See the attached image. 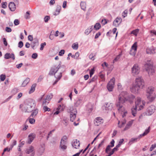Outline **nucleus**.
I'll list each match as a JSON object with an SVG mask.
<instances>
[{"label":"nucleus","instance_id":"obj_18","mask_svg":"<svg viewBox=\"0 0 156 156\" xmlns=\"http://www.w3.org/2000/svg\"><path fill=\"white\" fill-rule=\"evenodd\" d=\"M38 39L37 38H35L34 39V40L31 44V46L32 48L34 49L36 48L35 46H38Z\"/></svg>","mask_w":156,"mask_h":156},{"label":"nucleus","instance_id":"obj_59","mask_svg":"<svg viewBox=\"0 0 156 156\" xmlns=\"http://www.w3.org/2000/svg\"><path fill=\"white\" fill-rule=\"evenodd\" d=\"M37 54L36 53H34L32 55V58L34 59H36L37 57Z\"/></svg>","mask_w":156,"mask_h":156},{"label":"nucleus","instance_id":"obj_39","mask_svg":"<svg viewBox=\"0 0 156 156\" xmlns=\"http://www.w3.org/2000/svg\"><path fill=\"white\" fill-rule=\"evenodd\" d=\"M82 103V100L81 99H79L75 103V105L77 107L80 105Z\"/></svg>","mask_w":156,"mask_h":156},{"label":"nucleus","instance_id":"obj_25","mask_svg":"<svg viewBox=\"0 0 156 156\" xmlns=\"http://www.w3.org/2000/svg\"><path fill=\"white\" fill-rule=\"evenodd\" d=\"M64 108L65 107L63 105L62 106L60 105L57 108V110L55 112L54 114L58 115L60 112V111H62L64 110Z\"/></svg>","mask_w":156,"mask_h":156},{"label":"nucleus","instance_id":"obj_33","mask_svg":"<svg viewBox=\"0 0 156 156\" xmlns=\"http://www.w3.org/2000/svg\"><path fill=\"white\" fill-rule=\"evenodd\" d=\"M93 26H91L89 27L87 29L85 32V33L87 35H88L92 30Z\"/></svg>","mask_w":156,"mask_h":156},{"label":"nucleus","instance_id":"obj_32","mask_svg":"<svg viewBox=\"0 0 156 156\" xmlns=\"http://www.w3.org/2000/svg\"><path fill=\"white\" fill-rule=\"evenodd\" d=\"M36 84L34 83L31 86V88L30 89V90L29 92V94H31L35 90V87L36 86Z\"/></svg>","mask_w":156,"mask_h":156},{"label":"nucleus","instance_id":"obj_60","mask_svg":"<svg viewBox=\"0 0 156 156\" xmlns=\"http://www.w3.org/2000/svg\"><path fill=\"white\" fill-rule=\"evenodd\" d=\"M12 149V148L11 147H10L9 148H8V147H6L4 149V152H5L6 151L9 152L10 150H11Z\"/></svg>","mask_w":156,"mask_h":156},{"label":"nucleus","instance_id":"obj_58","mask_svg":"<svg viewBox=\"0 0 156 156\" xmlns=\"http://www.w3.org/2000/svg\"><path fill=\"white\" fill-rule=\"evenodd\" d=\"M67 139V136H64L62 139V140L61 141H62V142L64 143L65 144L66 141L65 140H66Z\"/></svg>","mask_w":156,"mask_h":156},{"label":"nucleus","instance_id":"obj_37","mask_svg":"<svg viewBox=\"0 0 156 156\" xmlns=\"http://www.w3.org/2000/svg\"><path fill=\"white\" fill-rule=\"evenodd\" d=\"M64 144L62 141H61L60 142V147L63 151L65 150L67 148V146Z\"/></svg>","mask_w":156,"mask_h":156},{"label":"nucleus","instance_id":"obj_40","mask_svg":"<svg viewBox=\"0 0 156 156\" xmlns=\"http://www.w3.org/2000/svg\"><path fill=\"white\" fill-rule=\"evenodd\" d=\"M100 24L99 23H97L94 26V28L96 30H99L101 28Z\"/></svg>","mask_w":156,"mask_h":156},{"label":"nucleus","instance_id":"obj_26","mask_svg":"<svg viewBox=\"0 0 156 156\" xmlns=\"http://www.w3.org/2000/svg\"><path fill=\"white\" fill-rule=\"evenodd\" d=\"M74 112H75V113H73V112H70V121L72 122H73L76 117V114L77 113V111L75 110Z\"/></svg>","mask_w":156,"mask_h":156},{"label":"nucleus","instance_id":"obj_63","mask_svg":"<svg viewBox=\"0 0 156 156\" xmlns=\"http://www.w3.org/2000/svg\"><path fill=\"white\" fill-rule=\"evenodd\" d=\"M94 68L92 69L90 71V77L94 74Z\"/></svg>","mask_w":156,"mask_h":156},{"label":"nucleus","instance_id":"obj_30","mask_svg":"<svg viewBox=\"0 0 156 156\" xmlns=\"http://www.w3.org/2000/svg\"><path fill=\"white\" fill-rule=\"evenodd\" d=\"M133 123V121H130L127 124L126 127L124 129V130H126L128 129L132 126Z\"/></svg>","mask_w":156,"mask_h":156},{"label":"nucleus","instance_id":"obj_2","mask_svg":"<svg viewBox=\"0 0 156 156\" xmlns=\"http://www.w3.org/2000/svg\"><path fill=\"white\" fill-rule=\"evenodd\" d=\"M154 88L152 86H150L148 87L146 90V96L150 102L154 100L156 97V95L154 92Z\"/></svg>","mask_w":156,"mask_h":156},{"label":"nucleus","instance_id":"obj_19","mask_svg":"<svg viewBox=\"0 0 156 156\" xmlns=\"http://www.w3.org/2000/svg\"><path fill=\"white\" fill-rule=\"evenodd\" d=\"M4 58L5 59H9L10 58H11L13 60L15 59L14 55L13 53L10 54L9 53H6L5 55Z\"/></svg>","mask_w":156,"mask_h":156},{"label":"nucleus","instance_id":"obj_48","mask_svg":"<svg viewBox=\"0 0 156 156\" xmlns=\"http://www.w3.org/2000/svg\"><path fill=\"white\" fill-rule=\"evenodd\" d=\"M118 110L119 112L122 113V112H123V114L122 115L123 117H124L125 116L127 113V112L126 111H125V109L124 108V110L123 111H119Z\"/></svg>","mask_w":156,"mask_h":156},{"label":"nucleus","instance_id":"obj_50","mask_svg":"<svg viewBox=\"0 0 156 156\" xmlns=\"http://www.w3.org/2000/svg\"><path fill=\"white\" fill-rule=\"evenodd\" d=\"M29 122L31 124H33L35 122V120L32 118H30L29 119Z\"/></svg>","mask_w":156,"mask_h":156},{"label":"nucleus","instance_id":"obj_3","mask_svg":"<svg viewBox=\"0 0 156 156\" xmlns=\"http://www.w3.org/2000/svg\"><path fill=\"white\" fill-rule=\"evenodd\" d=\"M35 106L34 101L32 99L29 100L27 102L23 105V111L25 112H30L33 111V107Z\"/></svg>","mask_w":156,"mask_h":156},{"label":"nucleus","instance_id":"obj_16","mask_svg":"<svg viewBox=\"0 0 156 156\" xmlns=\"http://www.w3.org/2000/svg\"><path fill=\"white\" fill-rule=\"evenodd\" d=\"M115 141L113 139H112L110 142L111 145H108L107 146V147L105 150V153L108 154V152L110 151L111 150V147H112L114 146Z\"/></svg>","mask_w":156,"mask_h":156},{"label":"nucleus","instance_id":"obj_34","mask_svg":"<svg viewBox=\"0 0 156 156\" xmlns=\"http://www.w3.org/2000/svg\"><path fill=\"white\" fill-rule=\"evenodd\" d=\"M81 8L83 10H85L86 8V3L85 2H81L80 4Z\"/></svg>","mask_w":156,"mask_h":156},{"label":"nucleus","instance_id":"obj_43","mask_svg":"<svg viewBox=\"0 0 156 156\" xmlns=\"http://www.w3.org/2000/svg\"><path fill=\"white\" fill-rule=\"evenodd\" d=\"M72 48L74 50H77L78 48V44L74 43L72 45Z\"/></svg>","mask_w":156,"mask_h":156},{"label":"nucleus","instance_id":"obj_41","mask_svg":"<svg viewBox=\"0 0 156 156\" xmlns=\"http://www.w3.org/2000/svg\"><path fill=\"white\" fill-rule=\"evenodd\" d=\"M121 55L122 54L120 53L118 55H117L115 58L113 60V63H114L118 61V60L119 59Z\"/></svg>","mask_w":156,"mask_h":156},{"label":"nucleus","instance_id":"obj_22","mask_svg":"<svg viewBox=\"0 0 156 156\" xmlns=\"http://www.w3.org/2000/svg\"><path fill=\"white\" fill-rule=\"evenodd\" d=\"M9 7L11 11H14L16 9V5L13 2H11L9 4Z\"/></svg>","mask_w":156,"mask_h":156},{"label":"nucleus","instance_id":"obj_51","mask_svg":"<svg viewBox=\"0 0 156 156\" xmlns=\"http://www.w3.org/2000/svg\"><path fill=\"white\" fill-rule=\"evenodd\" d=\"M155 147H156V144H152L150 148V151H152Z\"/></svg>","mask_w":156,"mask_h":156},{"label":"nucleus","instance_id":"obj_17","mask_svg":"<svg viewBox=\"0 0 156 156\" xmlns=\"http://www.w3.org/2000/svg\"><path fill=\"white\" fill-rule=\"evenodd\" d=\"M80 143L79 140H73L72 142V145L73 147L76 149H77L80 146Z\"/></svg>","mask_w":156,"mask_h":156},{"label":"nucleus","instance_id":"obj_28","mask_svg":"<svg viewBox=\"0 0 156 156\" xmlns=\"http://www.w3.org/2000/svg\"><path fill=\"white\" fill-rule=\"evenodd\" d=\"M138 108L135 106V107H133L131 109V113L132 115L134 116H136V115L137 112V109Z\"/></svg>","mask_w":156,"mask_h":156},{"label":"nucleus","instance_id":"obj_20","mask_svg":"<svg viewBox=\"0 0 156 156\" xmlns=\"http://www.w3.org/2000/svg\"><path fill=\"white\" fill-rule=\"evenodd\" d=\"M103 120L100 117L96 118L94 120V124L95 126H98L103 123Z\"/></svg>","mask_w":156,"mask_h":156},{"label":"nucleus","instance_id":"obj_36","mask_svg":"<svg viewBox=\"0 0 156 156\" xmlns=\"http://www.w3.org/2000/svg\"><path fill=\"white\" fill-rule=\"evenodd\" d=\"M139 140H138V139L137 137L134 138H133L131 139L130 140L129 143H130L131 144H132L134 142H136L138 141H139Z\"/></svg>","mask_w":156,"mask_h":156},{"label":"nucleus","instance_id":"obj_23","mask_svg":"<svg viewBox=\"0 0 156 156\" xmlns=\"http://www.w3.org/2000/svg\"><path fill=\"white\" fill-rule=\"evenodd\" d=\"M150 131V127H149L148 128L145 130L144 132L142 134H141L139 135L138 137H137L138 139V140H140V139L142 137H143L147 134Z\"/></svg>","mask_w":156,"mask_h":156},{"label":"nucleus","instance_id":"obj_1","mask_svg":"<svg viewBox=\"0 0 156 156\" xmlns=\"http://www.w3.org/2000/svg\"><path fill=\"white\" fill-rule=\"evenodd\" d=\"M135 96L132 94H129L126 91L121 93L118 97V101L115 103L117 109L119 111L124 110L123 104L127 101H129L130 104L133 103V100L135 98Z\"/></svg>","mask_w":156,"mask_h":156},{"label":"nucleus","instance_id":"obj_64","mask_svg":"<svg viewBox=\"0 0 156 156\" xmlns=\"http://www.w3.org/2000/svg\"><path fill=\"white\" fill-rule=\"evenodd\" d=\"M5 31L7 32H10L12 31V29L9 27H6L5 28Z\"/></svg>","mask_w":156,"mask_h":156},{"label":"nucleus","instance_id":"obj_42","mask_svg":"<svg viewBox=\"0 0 156 156\" xmlns=\"http://www.w3.org/2000/svg\"><path fill=\"white\" fill-rule=\"evenodd\" d=\"M53 95L52 94H48L46 97V98L48 101H49L53 97Z\"/></svg>","mask_w":156,"mask_h":156},{"label":"nucleus","instance_id":"obj_55","mask_svg":"<svg viewBox=\"0 0 156 156\" xmlns=\"http://www.w3.org/2000/svg\"><path fill=\"white\" fill-rule=\"evenodd\" d=\"M101 23L103 25H105L107 23V20L105 19H102L101 21Z\"/></svg>","mask_w":156,"mask_h":156},{"label":"nucleus","instance_id":"obj_21","mask_svg":"<svg viewBox=\"0 0 156 156\" xmlns=\"http://www.w3.org/2000/svg\"><path fill=\"white\" fill-rule=\"evenodd\" d=\"M155 49L153 47L150 48H147L146 49V53L147 54H154L155 52Z\"/></svg>","mask_w":156,"mask_h":156},{"label":"nucleus","instance_id":"obj_12","mask_svg":"<svg viewBox=\"0 0 156 156\" xmlns=\"http://www.w3.org/2000/svg\"><path fill=\"white\" fill-rule=\"evenodd\" d=\"M113 104L112 103H107L102 107L103 110L106 111L111 110L112 109Z\"/></svg>","mask_w":156,"mask_h":156},{"label":"nucleus","instance_id":"obj_44","mask_svg":"<svg viewBox=\"0 0 156 156\" xmlns=\"http://www.w3.org/2000/svg\"><path fill=\"white\" fill-rule=\"evenodd\" d=\"M98 77L97 76H94L88 82V83H91L94 81L95 80H96L97 79Z\"/></svg>","mask_w":156,"mask_h":156},{"label":"nucleus","instance_id":"obj_29","mask_svg":"<svg viewBox=\"0 0 156 156\" xmlns=\"http://www.w3.org/2000/svg\"><path fill=\"white\" fill-rule=\"evenodd\" d=\"M54 76L57 79L53 83V85H54L55 84H56V83L62 77V73L60 72V73L59 75L57 77L56 76Z\"/></svg>","mask_w":156,"mask_h":156},{"label":"nucleus","instance_id":"obj_46","mask_svg":"<svg viewBox=\"0 0 156 156\" xmlns=\"http://www.w3.org/2000/svg\"><path fill=\"white\" fill-rule=\"evenodd\" d=\"M95 56V55H94V54L92 53L89 56V58L90 59L93 61L94 60V57Z\"/></svg>","mask_w":156,"mask_h":156},{"label":"nucleus","instance_id":"obj_11","mask_svg":"<svg viewBox=\"0 0 156 156\" xmlns=\"http://www.w3.org/2000/svg\"><path fill=\"white\" fill-rule=\"evenodd\" d=\"M155 110V107L154 105H152L149 107L147 109V115H151L154 112Z\"/></svg>","mask_w":156,"mask_h":156},{"label":"nucleus","instance_id":"obj_61","mask_svg":"<svg viewBox=\"0 0 156 156\" xmlns=\"http://www.w3.org/2000/svg\"><path fill=\"white\" fill-rule=\"evenodd\" d=\"M49 103V101H48L47 99L45 98L44 99L43 101L42 105H47Z\"/></svg>","mask_w":156,"mask_h":156},{"label":"nucleus","instance_id":"obj_62","mask_svg":"<svg viewBox=\"0 0 156 156\" xmlns=\"http://www.w3.org/2000/svg\"><path fill=\"white\" fill-rule=\"evenodd\" d=\"M65 53V50H62L60 51L59 52V55L61 56L63 55Z\"/></svg>","mask_w":156,"mask_h":156},{"label":"nucleus","instance_id":"obj_57","mask_svg":"<svg viewBox=\"0 0 156 156\" xmlns=\"http://www.w3.org/2000/svg\"><path fill=\"white\" fill-rule=\"evenodd\" d=\"M43 109L45 112L47 111L49 112L50 110V109L47 106H44L43 107Z\"/></svg>","mask_w":156,"mask_h":156},{"label":"nucleus","instance_id":"obj_53","mask_svg":"<svg viewBox=\"0 0 156 156\" xmlns=\"http://www.w3.org/2000/svg\"><path fill=\"white\" fill-rule=\"evenodd\" d=\"M46 45V43L45 42H44L43 43H41V47L40 48V50H42L44 47V46Z\"/></svg>","mask_w":156,"mask_h":156},{"label":"nucleus","instance_id":"obj_9","mask_svg":"<svg viewBox=\"0 0 156 156\" xmlns=\"http://www.w3.org/2000/svg\"><path fill=\"white\" fill-rule=\"evenodd\" d=\"M59 69V66H54L51 68L48 73L49 75L50 76L55 75V74L58 71Z\"/></svg>","mask_w":156,"mask_h":156},{"label":"nucleus","instance_id":"obj_54","mask_svg":"<svg viewBox=\"0 0 156 156\" xmlns=\"http://www.w3.org/2000/svg\"><path fill=\"white\" fill-rule=\"evenodd\" d=\"M23 42L21 41H20L18 43V47L20 48H21L23 47Z\"/></svg>","mask_w":156,"mask_h":156},{"label":"nucleus","instance_id":"obj_31","mask_svg":"<svg viewBox=\"0 0 156 156\" xmlns=\"http://www.w3.org/2000/svg\"><path fill=\"white\" fill-rule=\"evenodd\" d=\"M30 81V79L29 78H27L23 81L22 84V86L23 87H25Z\"/></svg>","mask_w":156,"mask_h":156},{"label":"nucleus","instance_id":"obj_14","mask_svg":"<svg viewBox=\"0 0 156 156\" xmlns=\"http://www.w3.org/2000/svg\"><path fill=\"white\" fill-rule=\"evenodd\" d=\"M141 89H142V88H140V87L138 86L135 84V85H134L130 89L131 91L133 93H138L139 90H140Z\"/></svg>","mask_w":156,"mask_h":156},{"label":"nucleus","instance_id":"obj_45","mask_svg":"<svg viewBox=\"0 0 156 156\" xmlns=\"http://www.w3.org/2000/svg\"><path fill=\"white\" fill-rule=\"evenodd\" d=\"M139 29H136L135 30L132 31L131 32V34H133L135 35H136L139 32Z\"/></svg>","mask_w":156,"mask_h":156},{"label":"nucleus","instance_id":"obj_35","mask_svg":"<svg viewBox=\"0 0 156 156\" xmlns=\"http://www.w3.org/2000/svg\"><path fill=\"white\" fill-rule=\"evenodd\" d=\"M58 66H59V69H61L62 73L64 72L66 69V66L64 65H62L61 64V62H60L59 65H58Z\"/></svg>","mask_w":156,"mask_h":156},{"label":"nucleus","instance_id":"obj_38","mask_svg":"<svg viewBox=\"0 0 156 156\" xmlns=\"http://www.w3.org/2000/svg\"><path fill=\"white\" fill-rule=\"evenodd\" d=\"M37 113L38 112L37 110H35L32 112L30 117H32L33 118H34L37 114Z\"/></svg>","mask_w":156,"mask_h":156},{"label":"nucleus","instance_id":"obj_27","mask_svg":"<svg viewBox=\"0 0 156 156\" xmlns=\"http://www.w3.org/2000/svg\"><path fill=\"white\" fill-rule=\"evenodd\" d=\"M61 8V7L60 5H57L56 6V9L55 12L53 13L54 15L56 16L59 14L60 10Z\"/></svg>","mask_w":156,"mask_h":156},{"label":"nucleus","instance_id":"obj_13","mask_svg":"<svg viewBox=\"0 0 156 156\" xmlns=\"http://www.w3.org/2000/svg\"><path fill=\"white\" fill-rule=\"evenodd\" d=\"M36 136V134L34 133H31L28 136L27 143L29 144H30L35 138Z\"/></svg>","mask_w":156,"mask_h":156},{"label":"nucleus","instance_id":"obj_56","mask_svg":"<svg viewBox=\"0 0 156 156\" xmlns=\"http://www.w3.org/2000/svg\"><path fill=\"white\" fill-rule=\"evenodd\" d=\"M14 23L15 26H17L20 24V21L18 19H15L14 20Z\"/></svg>","mask_w":156,"mask_h":156},{"label":"nucleus","instance_id":"obj_6","mask_svg":"<svg viewBox=\"0 0 156 156\" xmlns=\"http://www.w3.org/2000/svg\"><path fill=\"white\" fill-rule=\"evenodd\" d=\"M135 84L142 89L145 85L144 80L141 76H139L136 79Z\"/></svg>","mask_w":156,"mask_h":156},{"label":"nucleus","instance_id":"obj_52","mask_svg":"<svg viewBox=\"0 0 156 156\" xmlns=\"http://www.w3.org/2000/svg\"><path fill=\"white\" fill-rule=\"evenodd\" d=\"M6 78L5 75L2 74L0 75V79L2 81H4Z\"/></svg>","mask_w":156,"mask_h":156},{"label":"nucleus","instance_id":"obj_49","mask_svg":"<svg viewBox=\"0 0 156 156\" xmlns=\"http://www.w3.org/2000/svg\"><path fill=\"white\" fill-rule=\"evenodd\" d=\"M128 11L127 10H125L122 13V16L123 18H125L127 15Z\"/></svg>","mask_w":156,"mask_h":156},{"label":"nucleus","instance_id":"obj_7","mask_svg":"<svg viewBox=\"0 0 156 156\" xmlns=\"http://www.w3.org/2000/svg\"><path fill=\"white\" fill-rule=\"evenodd\" d=\"M115 79L114 78H112L110 81L108 83L107 85V88L108 90L110 91H112L114 87L115 84Z\"/></svg>","mask_w":156,"mask_h":156},{"label":"nucleus","instance_id":"obj_47","mask_svg":"<svg viewBox=\"0 0 156 156\" xmlns=\"http://www.w3.org/2000/svg\"><path fill=\"white\" fill-rule=\"evenodd\" d=\"M50 17L49 16H46L44 18V22L45 23H47L48 21L50 19Z\"/></svg>","mask_w":156,"mask_h":156},{"label":"nucleus","instance_id":"obj_24","mask_svg":"<svg viewBox=\"0 0 156 156\" xmlns=\"http://www.w3.org/2000/svg\"><path fill=\"white\" fill-rule=\"evenodd\" d=\"M34 150V148L33 146H31L27 150V151L26 152L27 154H30L31 153H32L31 154V156H34V153L33 152Z\"/></svg>","mask_w":156,"mask_h":156},{"label":"nucleus","instance_id":"obj_4","mask_svg":"<svg viewBox=\"0 0 156 156\" xmlns=\"http://www.w3.org/2000/svg\"><path fill=\"white\" fill-rule=\"evenodd\" d=\"M146 71L149 75H152L154 72L152 65L150 63H147L144 65Z\"/></svg>","mask_w":156,"mask_h":156},{"label":"nucleus","instance_id":"obj_15","mask_svg":"<svg viewBox=\"0 0 156 156\" xmlns=\"http://www.w3.org/2000/svg\"><path fill=\"white\" fill-rule=\"evenodd\" d=\"M122 21V19L120 17H117L114 20L113 25L115 27H117L120 24Z\"/></svg>","mask_w":156,"mask_h":156},{"label":"nucleus","instance_id":"obj_10","mask_svg":"<svg viewBox=\"0 0 156 156\" xmlns=\"http://www.w3.org/2000/svg\"><path fill=\"white\" fill-rule=\"evenodd\" d=\"M137 42H135L131 47L129 54L132 55H135L137 50Z\"/></svg>","mask_w":156,"mask_h":156},{"label":"nucleus","instance_id":"obj_8","mask_svg":"<svg viewBox=\"0 0 156 156\" xmlns=\"http://www.w3.org/2000/svg\"><path fill=\"white\" fill-rule=\"evenodd\" d=\"M133 75L135 76L138 74L140 72V68L137 64H135L132 68Z\"/></svg>","mask_w":156,"mask_h":156},{"label":"nucleus","instance_id":"obj_5","mask_svg":"<svg viewBox=\"0 0 156 156\" xmlns=\"http://www.w3.org/2000/svg\"><path fill=\"white\" fill-rule=\"evenodd\" d=\"M145 102L144 101H141L140 98L137 97L135 102V106L138 108V110H140L143 109L145 105Z\"/></svg>","mask_w":156,"mask_h":156}]
</instances>
